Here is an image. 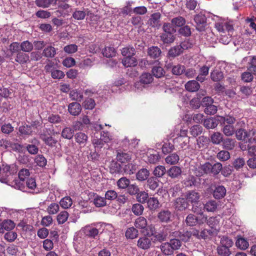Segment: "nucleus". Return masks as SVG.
Masks as SVG:
<instances>
[{"mask_svg":"<svg viewBox=\"0 0 256 256\" xmlns=\"http://www.w3.org/2000/svg\"><path fill=\"white\" fill-rule=\"evenodd\" d=\"M184 86L186 90L190 92H196L200 88V84L195 80L188 81Z\"/></svg>","mask_w":256,"mask_h":256,"instance_id":"dca6fc26","label":"nucleus"},{"mask_svg":"<svg viewBox=\"0 0 256 256\" xmlns=\"http://www.w3.org/2000/svg\"><path fill=\"white\" fill-rule=\"evenodd\" d=\"M174 236L178 237L182 240L184 242H187L191 238V233L190 231L183 232H173Z\"/></svg>","mask_w":256,"mask_h":256,"instance_id":"e433bc0d","label":"nucleus"},{"mask_svg":"<svg viewBox=\"0 0 256 256\" xmlns=\"http://www.w3.org/2000/svg\"><path fill=\"white\" fill-rule=\"evenodd\" d=\"M56 54V50L52 46L46 47L42 52V55L48 58H53Z\"/></svg>","mask_w":256,"mask_h":256,"instance_id":"c756f323","label":"nucleus"},{"mask_svg":"<svg viewBox=\"0 0 256 256\" xmlns=\"http://www.w3.org/2000/svg\"><path fill=\"white\" fill-rule=\"evenodd\" d=\"M236 246L241 250H246L249 246L248 241L244 238H239L236 242Z\"/></svg>","mask_w":256,"mask_h":256,"instance_id":"a18cd8bd","label":"nucleus"},{"mask_svg":"<svg viewBox=\"0 0 256 256\" xmlns=\"http://www.w3.org/2000/svg\"><path fill=\"white\" fill-rule=\"evenodd\" d=\"M182 169L178 166H172L168 171V175L171 178H178L181 175Z\"/></svg>","mask_w":256,"mask_h":256,"instance_id":"aec40b11","label":"nucleus"},{"mask_svg":"<svg viewBox=\"0 0 256 256\" xmlns=\"http://www.w3.org/2000/svg\"><path fill=\"white\" fill-rule=\"evenodd\" d=\"M210 78L214 82H220L224 78L223 72L217 70H214L210 73Z\"/></svg>","mask_w":256,"mask_h":256,"instance_id":"f704fd0d","label":"nucleus"},{"mask_svg":"<svg viewBox=\"0 0 256 256\" xmlns=\"http://www.w3.org/2000/svg\"><path fill=\"white\" fill-rule=\"evenodd\" d=\"M72 204V200L70 196H65L61 199L60 202V204L62 208L64 209L70 208Z\"/></svg>","mask_w":256,"mask_h":256,"instance_id":"c03bdc74","label":"nucleus"},{"mask_svg":"<svg viewBox=\"0 0 256 256\" xmlns=\"http://www.w3.org/2000/svg\"><path fill=\"white\" fill-rule=\"evenodd\" d=\"M215 28L220 32L225 33L233 30V26L232 24L226 22H217L215 24Z\"/></svg>","mask_w":256,"mask_h":256,"instance_id":"9b49d317","label":"nucleus"},{"mask_svg":"<svg viewBox=\"0 0 256 256\" xmlns=\"http://www.w3.org/2000/svg\"><path fill=\"white\" fill-rule=\"evenodd\" d=\"M144 207L140 204H134L132 208V211L136 216H140L144 212Z\"/></svg>","mask_w":256,"mask_h":256,"instance_id":"09e8293b","label":"nucleus"},{"mask_svg":"<svg viewBox=\"0 0 256 256\" xmlns=\"http://www.w3.org/2000/svg\"><path fill=\"white\" fill-rule=\"evenodd\" d=\"M185 71V66L180 64H177L174 66L172 70V72L173 74L180 76L183 74Z\"/></svg>","mask_w":256,"mask_h":256,"instance_id":"680f3d73","label":"nucleus"},{"mask_svg":"<svg viewBox=\"0 0 256 256\" xmlns=\"http://www.w3.org/2000/svg\"><path fill=\"white\" fill-rule=\"evenodd\" d=\"M158 180L152 176L147 180V186L152 190H154L158 186Z\"/></svg>","mask_w":256,"mask_h":256,"instance_id":"8fccbe9b","label":"nucleus"},{"mask_svg":"<svg viewBox=\"0 0 256 256\" xmlns=\"http://www.w3.org/2000/svg\"><path fill=\"white\" fill-rule=\"evenodd\" d=\"M15 226L14 222L10 220H5L2 222L0 220V233H3L4 230H10Z\"/></svg>","mask_w":256,"mask_h":256,"instance_id":"ddd939ff","label":"nucleus"},{"mask_svg":"<svg viewBox=\"0 0 256 256\" xmlns=\"http://www.w3.org/2000/svg\"><path fill=\"white\" fill-rule=\"evenodd\" d=\"M153 75L157 78H160L164 76L165 71L161 66H154L152 70Z\"/></svg>","mask_w":256,"mask_h":256,"instance_id":"603ef678","label":"nucleus"},{"mask_svg":"<svg viewBox=\"0 0 256 256\" xmlns=\"http://www.w3.org/2000/svg\"><path fill=\"white\" fill-rule=\"evenodd\" d=\"M59 208L60 206L58 204L52 203L48 206L46 208V211L49 214H55L58 212Z\"/></svg>","mask_w":256,"mask_h":256,"instance_id":"e2e57ef3","label":"nucleus"},{"mask_svg":"<svg viewBox=\"0 0 256 256\" xmlns=\"http://www.w3.org/2000/svg\"><path fill=\"white\" fill-rule=\"evenodd\" d=\"M226 194V189L222 186L216 187L213 192V196L216 199H220L224 198Z\"/></svg>","mask_w":256,"mask_h":256,"instance_id":"6ab92c4d","label":"nucleus"},{"mask_svg":"<svg viewBox=\"0 0 256 256\" xmlns=\"http://www.w3.org/2000/svg\"><path fill=\"white\" fill-rule=\"evenodd\" d=\"M188 206V203L184 198H177L174 204V208L176 210L178 211H183Z\"/></svg>","mask_w":256,"mask_h":256,"instance_id":"4468645a","label":"nucleus"},{"mask_svg":"<svg viewBox=\"0 0 256 256\" xmlns=\"http://www.w3.org/2000/svg\"><path fill=\"white\" fill-rule=\"evenodd\" d=\"M160 159V154L156 152L152 154H149L148 156V160L150 164H156L159 161Z\"/></svg>","mask_w":256,"mask_h":256,"instance_id":"338daca9","label":"nucleus"},{"mask_svg":"<svg viewBox=\"0 0 256 256\" xmlns=\"http://www.w3.org/2000/svg\"><path fill=\"white\" fill-rule=\"evenodd\" d=\"M160 40L164 44H171L175 40L174 34L163 32L160 36Z\"/></svg>","mask_w":256,"mask_h":256,"instance_id":"c85d7f7f","label":"nucleus"},{"mask_svg":"<svg viewBox=\"0 0 256 256\" xmlns=\"http://www.w3.org/2000/svg\"><path fill=\"white\" fill-rule=\"evenodd\" d=\"M75 139L80 145L84 146L88 141V137L84 133L80 132L76 134Z\"/></svg>","mask_w":256,"mask_h":256,"instance_id":"bb28decb","label":"nucleus"},{"mask_svg":"<svg viewBox=\"0 0 256 256\" xmlns=\"http://www.w3.org/2000/svg\"><path fill=\"white\" fill-rule=\"evenodd\" d=\"M33 48V44L28 40L24 41L20 44V50L23 52H30L32 50Z\"/></svg>","mask_w":256,"mask_h":256,"instance_id":"4c0bfd02","label":"nucleus"},{"mask_svg":"<svg viewBox=\"0 0 256 256\" xmlns=\"http://www.w3.org/2000/svg\"><path fill=\"white\" fill-rule=\"evenodd\" d=\"M134 224L135 228L137 230H140L142 233H144L147 230L148 220L144 216H140L136 218Z\"/></svg>","mask_w":256,"mask_h":256,"instance_id":"39448f33","label":"nucleus"},{"mask_svg":"<svg viewBox=\"0 0 256 256\" xmlns=\"http://www.w3.org/2000/svg\"><path fill=\"white\" fill-rule=\"evenodd\" d=\"M69 0H54L53 4L56 6L58 8L66 10L70 7L68 4Z\"/></svg>","mask_w":256,"mask_h":256,"instance_id":"58836bf2","label":"nucleus"},{"mask_svg":"<svg viewBox=\"0 0 256 256\" xmlns=\"http://www.w3.org/2000/svg\"><path fill=\"white\" fill-rule=\"evenodd\" d=\"M210 140L212 144H219L223 140V136L219 132H215L210 136Z\"/></svg>","mask_w":256,"mask_h":256,"instance_id":"72a5a7b5","label":"nucleus"},{"mask_svg":"<svg viewBox=\"0 0 256 256\" xmlns=\"http://www.w3.org/2000/svg\"><path fill=\"white\" fill-rule=\"evenodd\" d=\"M168 228H164L161 232L154 236V239L153 240V242H154L156 241L161 242L165 240L168 237Z\"/></svg>","mask_w":256,"mask_h":256,"instance_id":"4be33fe9","label":"nucleus"},{"mask_svg":"<svg viewBox=\"0 0 256 256\" xmlns=\"http://www.w3.org/2000/svg\"><path fill=\"white\" fill-rule=\"evenodd\" d=\"M102 226V224H100L86 226L80 230V233L81 234H83L90 238H95L99 233V226Z\"/></svg>","mask_w":256,"mask_h":256,"instance_id":"f03ea898","label":"nucleus"},{"mask_svg":"<svg viewBox=\"0 0 256 256\" xmlns=\"http://www.w3.org/2000/svg\"><path fill=\"white\" fill-rule=\"evenodd\" d=\"M54 0H36L35 4L39 8H46L53 4Z\"/></svg>","mask_w":256,"mask_h":256,"instance_id":"a19ab883","label":"nucleus"},{"mask_svg":"<svg viewBox=\"0 0 256 256\" xmlns=\"http://www.w3.org/2000/svg\"><path fill=\"white\" fill-rule=\"evenodd\" d=\"M70 96L72 100L78 102H81L83 99L82 93L77 90L71 91L70 94Z\"/></svg>","mask_w":256,"mask_h":256,"instance_id":"37998d69","label":"nucleus"},{"mask_svg":"<svg viewBox=\"0 0 256 256\" xmlns=\"http://www.w3.org/2000/svg\"><path fill=\"white\" fill-rule=\"evenodd\" d=\"M186 224L188 226H194L198 224L197 216L192 214H189L185 220Z\"/></svg>","mask_w":256,"mask_h":256,"instance_id":"864d4df0","label":"nucleus"},{"mask_svg":"<svg viewBox=\"0 0 256 256\" xmlns=\"http://www.w3.org/2000/svg\"><path fill=\"white\" fill-rule=\"evenodd\" d=\"M211 164L209 162L200 165L195 170V174L197 176H201L204 174H210Z\"/></svg>","mask_w":256,"mask_h":256,"instance_id":"1a4fd4ad","label":"nucleus"},{"mask_svg":"<svg viewBox=\"0 0 256 256\" xmlns=\"http://www.w3.org/2000/svg\"><path fill=\"white\" fill-rule=\"evenodd\" d=\"M196 24V29L199 32L204 31L206 23V18L204 14L200 13L194 17Z\"/></svg>","mask_w":256,"mask_h":256,"instance_id":"20e7f679","label":"nucleus"},{"mask_svg":"<svg viewBox=\"0 0 256 256\" xmlns=\"http://www.w3.org/2000/svg\"><path fill=\"white\" fill-rule=\"evenodd\" d=\"M172 216L171 212L168 210H161L158 215V218L162 222H168Z\"/></svg>","mask_w":256,"mask_h":256,"instance_id":"412c9836","label":"nucleus"},{"mask_svg":"<svg viewBox=\"0 0 256 256\" xmlns=\"http://www.w3.org/2000/svg\"><path fill=\"white\" fill-rule=\"evenodd\" d=\"M92 144L96 151L98 152H103L105 150H108L110 148L108 144L102 141L100 138H93Z\"/></svg>","mask_w":256,"mask_h":256,"instance_id":"0eeeda50","label":"nucleus"},{"mask_svg":"<svg viewBox=\"0 0 256 256\" xmlns=\"http://www.w3.org/2000/svg\"><path fill=\"white\" fill-rule=\"evenodd\" d=\"M130 183V181L128 179L122 177L117 182V186L120 189H124L128 186Z\"/></svg>","mask_w":256,"mask_h":256,"instance_id":"13d9d810","label":"nucleus"},{"mask_svg":"<svg viewBox=\"0 0 256 256\" xmlns=\"http://www.w3.org/2000/svg\"><path fill=\"white\" fill-rule=\"evenodd\" d=\"M148 195L146 192L142 191L138 192L136 196V198L139 202L144 204L147 202L148 199Z\"/></svg>","mask_w":256,"mask_h":256,"instance_id":"4d7b16f0","label":"nucleus"},{"mask_svg":"<svg viewBox=\"0 0 256 256\" xmlns=\"http://www.w3.org/2000/svg\"><path fill=\"white\" fill-rule=\"evenodd\" d=\"M166 172V168L164 166H156L153 172L154 175L156 178L162 177Z\"/></svg>","mask_w":256,"mask_h":256,"instance_id":"49530a36","label":"nucleus"},{"mask_svg":"<svg viewBox=\"0 0 256 256\" xmlns=\"http://www.w3.org/2000/svg\"><path fill=\"white\" fill-rule=\"evenodd\" d=\"M132 152H118L116 156L117 160L122 162L124 163L128 162L132 159Z\"/></svg>","mask_w":256,"mask_h":256,"instance_id":"f3484780","label":"nucleus"},{"mask_svg":"<svg viewBox=\"0 0 256 256\" xmlns=\"http://www.w3.org/2000/svg\"><path fill=\"white\" fill-rule=\"evenodd\" d=\"M218 120L215 118H208L204 120V125L207 128H214L218 126Z\"/></svg>","mask_w":256,"mask_h":256,"instance_id":"393cba45","label":"nucleus"},{"mask_svg":"<svg viewBox=\"0 0 256 256\" xmlns=\"http://www.w3.org/2000/svg\"><path fill=\"white\" fill-rule=\"evenodd\" d=\"M204 116L202 113H198L194 115L193 118H190V116L188 114L185 115L184 119L187 122L191 123L192 121L198 123L202 122Z\"/></svg>","mask_w":256,"mask_h":256,"instance_id":"cd10ccee","label":"nucleus"},{"mask_svg":"<svg viewBox=\"0 0 256 256\" xmlns=\"http://www.w3.org/2000/svg\"><path fill=\"white\" fill-rule=\"evenodd\" d=\"M216 157L220 160L225 162L230 159V154L227 150H222L218 153Z\"/></svg>","mask_w":256,"mask_h":256,"instance_id":"bf43d9fd","label":"nucleus"},{"mask_svg":"<svg viewBox=\"0 0 256 256\" xmlns=\"http://www.w3.org/2000/svg\"><path fill=\"white\" fill-rule=\"evenodd\" d=\"M180 158L178 155L176 153H173L167 156L165 158V161L168 164L174 165L178 162Z\"/></svg>","mask_w":256,"mask_h":256,"instance_id":"2f4dec72","label":"nucleus"},{"mask_svg":"<svg viewBox=\"0 0 256 256\" xmlns=\"http://www.w3.org/2000/svg\"><path fill=\"white\" fill-rule=\"evenodd\" d=\"M173 251L178 250L182 246L180 241L178 238H172L168 242Z\"/></svg>","mask_w":256,"mask_h":256,"instance_id":"69168bd1","label":"nucleus"},{"mask_svg":"<svg viewBox=\"0 0 256 256\" xmlns=\"http://www.w3.org/2000/svg\"><path fill=\"white\" fill-rule=\"evenodd\" d=\"M40 138L46 144L51 146H54L57 142V140H54L52 136H48L44 134H41Z\"/></svg>","mask_w":256,"mask_h":256,"instance_id":"5fc2aeb1","label":"nucleus"},{"mask_svg":"<svg viewBox=\"0 0 256 256\" xmlns=\"http://www.w3.org/2000/svg\"><path fill=\"white\" fill-rule=\"evenodd\" d=\"M160 248L162 252L165 256H170L174 253V251L168 242L162 243Z\"/></svg>","mask_w":256,"mask_h":256,"instance_id":"a878e982","label":"nucleus"},{"mask_svg":"<svg viewBox=\"0 0 256 256\" xmlns=\"http://www.w3.org/2000/svg\"><path fill=\"white\" fill-rule=\"evenodd\" d=\"M162 50L157 46H152L148 49V55L150 58L158 60L161 56Z\"/></svg>","mask_w":256,"mask_h":256,"instance_id":"9d476101","label":"nucleus"},{"mask_svg":"<svg viewBox=\"0 0 256 256\" xmlns=\"http://www.w3.org/2000/svg\"><path fill=\"white\" fill-rule=\"evenodd\" d=\"M136 166L131 163L126 164L123 168L124 172L128 174H134L136 172Z\"/></svg>","mask_w":256,"mask_h":256,"instance_id":"052dcab7","label":"nucleus"},{"mask_svg":"<svg viewBox=\"0 0 256 256\" xmlns=\"http://www.w3.org/2000/svg\"><path fill=\"white\" fill-rule=\"evenodd\" d=\"M150 176V172L145 168L140 170L136 174V180L139 181H144L148 179Z\"/></svg>","mask_w":256,"mask_h":256,"instance_id":"5701e85b","label":"nucleus"},{"mask_svg":"<svg viewBox=\"0 0 256 256\" xmlns=\"http://www.w3.org/2000/svg\"><path fill=\"white\" fill-rule=\"evenodd\" d=\"M138 230L133 226L128 228L126 232V236L128 238L134 239L138 236Z\"/></svg>","mask_w":256,"mask_h":256,"instance_id":"c9c22d12","label":"nucleus"},{"mask_svg":"<svg viewBox=\"0 0 256 256\" xmlns=\"http://www.w3.org/2000/svg\"><path fill=\"white\" fill-rule=\"evenodd\" d=\"M146 202L148 208L150 210H156L159 207V202L156 198H150Z\"/></svg>","mask_w":256,"mask_h":256,"instance_id":"7c9ffc66","label":"nucleus"},{"mask_svg":"<svg viewBox=\"0 0 256 256\" xmlns=\"http://www.w3.org/2000/svg\"><path fill=\"white\" fill-rule=\"evenodd\" d=\"M15 61L21 64L28 63L30 62V56L24 52H18L16 54Z\"/></svg>","mask_w":256,"mask_h":256,"instance_id":"a211bd4d","label":"nucleus"},{"mask_svg":"<svg viewBox=\"0 0 256 256\" xmlns=\"http://www.w3.org/2000/svg\"><path fill=\"white\" fill-rule=\"evenodd\" d=\"M218 254L221 256H229L231 254L230 248L220 246L218 247Z\"/></svg>","mask_w":256,"mask_h":256,"instance_id":"774afa93","label":"nucleus"},{"mask_svg":"<svg viewBox=\"0 0 256 256\" xmlns=\"http://www.w3.org/2000/svg\"><path fill=\"white\" fill-rule=\"evenodd\" d=\"M19 132L22 136H30L32 134V127L28 125L21 126L19 128Z\"/></svg>","mask_w":256,"mask_h":256,"instance_id":"6e6d98bb","label":"nucleus"},{"mask_svg":"<svg viewBox=\"0 0 256 256\" xmlns=\"http://www.w3.org/2000/svg\"><path fill=\"white\" fill-rule=\"evenodd\" d=\"M190 138L188 136H177L174 140V142L180 148L186 150L189 148Z\"/></svg>","mask_w":256,"mask_h":256,"instance_id":"423d86ee","label":"nucleus"},{"mask_svg":"<svg viewBox=\"0 0 256 256\" xmlns=\"http://www.w3.org/2000/svg\"><path fill=\"white\" fill-rule=\"evenodd\" d=\"M30 174V172L28 169H22L18 172L19 180H14L12 182V186L15 188L24 190L25 188L24 180L29 176Z\"/></svg>","mask_w":256,"mask_h":256,"instance_id":"f257e3e1","label":"nucleus"},{"mask_svg":"<svg viewBox=\"0 0 256 256\" xmlns=\"http://www.w3.org/2000/svg\"><path fill=\"white\" fill-rule=\"evenodd\" d=\"M0 146L4 149H11L19 153H22L24 151V147L22 145L18 143H14L6 140H0Z\"/></svg>","mask_w":256,"mask_h":256,"instance_id":"7ed1b4c3","label":"nucleus"},{"mask_svg":"<svg viewBox=\"0 0 256 256\" xmlns=\"http://www.w3.org/2000/svg\"><path fill=\"white\" fill-rule=\"evenodd\" d=\"M182 46L180 45L176 46L172 48L168 52V54L170 56L174 58L179 56L182 53L183 50L182 49Z\"/></svg>","mask_w":256,"mask_h":256,"instance_id":"ea45409f","label":"nucleus"},{"mask_svg":"<svg viewBox=\"0 0 256 256\" xmlns=\"http://www.w3.org/2000/svg\"><path fill=\"white\" fill-rule=\"evenodd\" d=\"M186 198L188 202L192 204H198L200 198V194L195 190H190L186 193Z\"/></svg>","mask_w":256,"mask_h":256,"instance_id":"f8f14e48","label":"nucleus"},{"mask_svg":"<svg viewBox=\"0 0 256 256\" xmlns=\"http://www.w3.org/2000/svg\"><path fill=\"white\" fill-rule=\"evenodd\" d=\"M136 54V50L134 48L128 46L122 48V54L125 57L133 56Z\"/></svg>","mask_w":256,"mask_h":256,"instance_id":"79ce46f5","label":"nucleus"},{"mask_svg":"<svg viewBox=\"0 0 256 256\" xmlns=\"http://www.w3.org/2000/svg\"><path fill=\"white\" fill-rule=\"evenodd\" d=\"M160 18L161 14L159 12H154L152 14L148 21L150 26L154 28L160 26Z\"/></svg>","mask_w":256,"mask_h":256,"instance_id":"2eb2a0df","label":"nucleus"},{"mask_svg":"<svg viewBox=\"0 0 256 256\" xmlns=\"http://www.w3.org/2000/svg\"><path fill=\"white\" fill-rule=\"evenodd\" d=\"M74 130L70 128H66L62 130V136L65 138L70 140L74 136Z\"/></svg>","mask_w":256,"mask_h":256,"instance_id":"0e129e2a","label":"nucleus"},{"mask_svg":"<svg viewBox=\"0 0 256 256\" xmlns=\"http://www.w3.org/2000/svg\"><path fill=\"white\" fill-rule=\"evenodd\" d=\"M104 56L107 58H112L116 54V50L114 47L106 46L102 50Z\"/></svg>","mask_w":256,"mask_h":256,"instance_id":"de8ad7c7","label":"nucleus"},{"mask_svg":"<svg viewBox=\"0 0 256 256\" xmlns=\"http://www.w3.org/2000/svg\"><path fill=\"white\" fill-rule=\"evenodd\" d=\"M203 128L200 125H194L190 129V132L193 136L196 137L200 134L202 132Z\"/></svg>","mask_w":256,"mask_h":256,"instance_id":"3c124183","label":"nucleus"},{"mask_svg":"<svg viewBox=\"0 0 256 256\" xmlns=\"http://www.w3.org/2000/svg\"><path fill=\"white\" fill-rule=\"evenodd\" d=\"M236 140L234 139L227 138L222 140V146L228 150H232L235 146Z\"/></svg>","mask_w":256,"mask_h":256,"instance_id":"473e14b6","label":"nucleus"},{"mask_svg":"<svg viewBox=\"0 0 256 256\" xmlns=\"http://www.w3.org/2000/svg\"><path fill=\"white\" fill-rule=\"evenodd\" d=\"M122 64L124 66L128 68L136 66L138 62L135 58L133 56H127L122 59Z\"/></svg>","mask_w":256,"mask_h":256,"instance_id":"b1692460","label":"nucleus"},{"mask_svg":"<svg viewBox=\"0 0 256 256\" xmlns=\"http://www.w3.org/2000/svg\"><path fill=\"white\" fill-rule=\"evenodd\" d=\"M152 245V238L144 236L140 238L137 243L138 246L142 250H148Z\"/></svg>","mask_w":256,"mask_h":256,"instance_id":"6e6552de","label":"nucleus"}]
</instances>
